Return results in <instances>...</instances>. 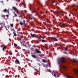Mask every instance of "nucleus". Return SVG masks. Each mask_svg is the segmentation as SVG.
I'll return each mask as SVG.
<instances>
[{
	"label": "nucleus",
	"instance_id": "obj_1",
	"mask_svg": "<svg viewBox=\"0 0 78 78\" xmlns=\"http://www.w3.org/2000/svg\"><path fill=\"white\" fill-rule=\"evenodd\" d=\"M65 61V58H64L62 57L58 61V64L59 65L60 67H61L62 69H65L67 68L66 66L64 65H62V63H64Z\"/></svg>",
	"mask_w": 78,
	"mask_h": 78
},
{
	"label": "nucleus",
	"instance_id": "obj_2",
	"mask_svg": "<svg viewBox=\"0 0 78 78\" xmlns=\"http://www.w3.org/2000/svg\"><path fill=\"white\" fill-rule=\"evenodd\" d=\"M59 38V37H57L56 38L53 37H51V39H53V40H54L55 41H58L61 39L60 38Z\"/></svg>",
	"mask_w": 78,
	"mask_h": 78
},
{
	"label": "nucleus",
	"instance_id": "obj_3",
	"mask_svg": "<svg viewBox=\"0 0 78 78\" xmlns=\"http://www.w3.org/2000/svg\"><path fill=\"white\" fill-rule=\"evenodd\" d=\"M2 17H3L4 19H5L6 20H7V19H8V18H9V15H6L5 16L2 14Z\"/></svg>",
	"mask_w": 78,
	"mask_h": 78
},
{
	"label": "nucleus",
	"instance_id": "obj_4",
	"mask_svg": "<svg viewBox=\"0 0 78 78\" xmlns=\"http://www.w3.org/2000/svg\"><path fill=\"white\" fill-rule=\"evenodd\" d=\"M60 25L61 28H63V26L65 27H68V26H67V25L66 23L62 24V23H60Z\"/></svg>",
	"mask_w": 78,
	"mask_h": 78
},
{
	"label": "nucleus",
	"instance_id": "obj_5",
	"mask_svg": "<svg viewBox=\"0 0 78 78\" xmlns=\"http://www.w3.org/2000/svg\"><path fill=\"white\" fill-rule=\"evenodd\" d=\"M12 8L13 9H14L15 11L17 13V14L18 13V10L17 9V7H16L15 6H13L12 7Z\"/></svg>",
	"mask_w": 78,
	"mask_h": 78
},
{
	"label": "nucleus",
	"instance_id": "obj_6",
	"mask_svg": "<svg viewBox=\"0 0 78 78\" xmlns=\"http://www.w3.org/2000/svg\"><path fill=\"white\" fill-rule=\"evenodd\" d=\"M48 2H50V3H51L52 5H53V3H55L56 2L55 0H49Z\"/></svg>",
	"mask_w": 78,
	"mask_h": 78
},
{
	"label": "nucleus",
	"instance_id": "obj_7",
	"mask_svg": "<svg viewBox=\"0 0 78 78\" xmlns=\"http://www.w3.org/2000/svg\"><path fill=\"white\" fill-rule=\"evenodd\" d=\"M35 53H39V54H41V51H40L39 49H38L37 48H35Z\"/></svg>",
	"mask_w": 78,
	"mask_h": 78
},
{
	"label": "nucleus",
	"instance_id": "obj_8",
	"mask_svg": "<svg viewBox=\"0 0 78 78\" xmlns=\"http://www.w3.org/2000/svg\"><path fill=\"white\" fill-rule=\"evenodd\" d=\"M71 7H72V8H75V7H76V8H78V6H77L76 5V4H73L71 6Z\"/></svg>",
	"mask_w": 78,
	"mask_h": 78
},
{
	"label": "nucleus",
	"instance_id": "obj_9",
	"mask_svg": "<svg viewBox=\"0 0 78 78\" xmlns=\"http://www.w3.org/2000/svg\"><path fill=\"white\" fill-rule=\"evenodd\" d=\"M32 13H36V14L37 16H38V17H39V14H37V12H36V11L35 10H32Z\"/></svg>",
	"mask_w": 78,
	"mask_h": 78
},
{
	"label": "nucleus",
	"instance_id": "obj_10",
	"mask_svg": "<svg viewBox=\"0 0 78 78\" xmlns=\"http://www.w3.org/2000/svg\"><path fill=\"white\" fill-rule=\"evenodd\" d=\"M25 42V41H24V39H23V41H22V42L21 41L20 42H21V45H23L24 46V47H26V45H25V44L24 43H23L22 42Z\"/></svg>",
	"mask_w": 78,
	"mask_h": 78
},
{
	"label": "nucleus",
	"instance_id": "obj_11",
	"mask_svg": "<svg viewBox=\"0 0 78 78\" xmlns=\"http://www.w3.org/2000/svg\"><path fill=\"white\" fill-rule=\"evenodd\" d=\"M65 76L67 78H73V77H71V76H69V75L67 74H65Z\"/></svg>",
	"mask_w": 78,
	"mask_h": 78
},
{
	"label": "nucleus",
	"instance_id": "obj_12",
	"mask_svg": "<svg viewBox=\"0 0 78 78\" xmlns=\"http://www.w3.org/2000/svg\"><path fill=\"white\" fill-rule=\"evenodd\" d=\"M29 16L30 17V19H33L34 18V17H33V16L31 14H29Z\"/></svg>",
	"mask_w": 78,
	"mask_h": 78
},
{
	"label": "nucleus",
	"instance_id": "obj_13",
	"mask_svg": "<svg viewBox=\"0 0 78 78\" xmlns=\"http://www.w3.org/2000/svg\"><path fill=\"white\" fill-rule=\"evenodd\" d=\"M73 71L74 73H76L77 74L78 73V70L76 69H73Z\"/></svg>",
	"mask_w": 78,
	"mask_h": 78
},
{
	"label": "nucleus",
	"instance_id": "obj_14",
	"mask_svg": "<svg viewBox=\"0 0 78 78\" xmlns=\"http://www.w3.org/2000/svg\"><path fill=\"white\" fill-rule=\"evenodd\" d=\"M56 71H53V73H54V76H55V77H59L58 76H56Z\"/></svg>",
	"mask_w": 78,
	"mask_h": 78
},
{
	"label": "nucleus",
	"instance_id": "obj_15",
	"mask_svg": "<svg viewBox=\"0 0 78 78\" xmlns=\"http://www.w3.org/2000/svg\"><path fill=\"white\" fill-rule=\"evenodd\" d=\"M3 11L4 12H8L9 11V10H7L6 9H5L3 10Z\"/></svg>",
	"mask_w": 78,
	"mask_h": 78
},
{
	"label": "nucleus",
	"instance_id": "obj_16",
	"mask_svg": "<svg viewBox=\"0 0 78 78\" xmlns=\"http://www.w3.org/2000/svg\"><path fill=\"white\" fill-rule=\"evenodd\" d=\"M31 55L32 57H33V58H37L36 56L34 54H32Z\"/></svg>",
	"mask_w": 78,
	"mask_h": 78
},
{
	"label": "nucleus",
	"instance_id": "obj_17",
	"mask_svg": "<svg viewBox=\"0 0 78 78\" xmlns=\"http://www.w3.org/2000/svg\"><path fill=\"white\" fill-rule=\"evenodd\" d=\"M73 62H78V61L76 60H75V59H74L73 60Z\"/></svg>",
	"mask_w": 78,
	"mask_h": 78
},
{
	"label": "nucleus",
	"instance_id": "obj_18",
	"mask_svg": "<svg viewBox=\"0 0 78 78\" xmlns=\"http://www.w3.org/2000/svg\"><path fill=\"white\" fill-rule=\"evenodd\" d=\"M20 25L21 26H22L23 25H24V24L22 22H20Z\"/></svg>",
	"mask_w": 78,
	"mask_h": 78
},
{
	"label": "nucleus",
	"instance_id": "obj_19",
	"mask_svg": "<svg viewBox=\"0 0 78 78\" xmlns=\"http://www.w3.org/2000/svg\"><path fill=\"white\" fill-rule=\"evenodd\" d=\"M16 61L18 64H20V62H19V61L17 58L16 59Z\"/></svg>",
	"mask_w": 78,
	"mask_h": 78
},
{
	"label": "nucleus",
	"instance_id": "obj_20",
	"mask_svg": "<svg viewBox=\"0 0 78 78\" xmlns=\"http://www.w3.org/2000/svg\"><path fill=\"white\" fill-rule=\"evenodd\" d=\"M13 33L14 36H15V37H16V36H17V34H16V33L15 32H14V31L13 32Z\"/></svg>",
	"mask_w": 78,
	"mask_h": 78
},
{
	"label": "nucleus",
	"instance_id": "obj_21",
	"mask_svg": "<svg viewBox=\"0 0 78 78\" xmlns=\"http://www.w3.org/2000/svg\"><path fill=\"white\" fill-rule=\"evenodd\" d=\"M13 12L14 13L15 15V17H17V14L15 13V12Z\"/></svg>",
	"mask_w": 78,
	"mask_h": 78
},
{
	"label": "nucleus",
	"instance_id": "obj_22",
	"mask_svg": "<svg viewBox=\"0 0 78 78\" xmlns=\"http://www.w3.org/2000/svg\"><path fill=\"white\" fill-rule=\"evenodd\" d=\"M65 49L66 51H67L68 50V48H67V47H66L65 48Z\"/></svg>",
	"mask_w": 78,
	"mask_h": 78
},
{
	"label": "nucleus",
	"instance_id": "obj_23",
	"mask_svg": "<svg viewBox=\"0 0 78 78\" xmlns=\"http://www.w3.org/2000/svg\"><path fill=\"white\" fill-rule=\"evenodd\" d=\"M10 25L12 27H14V26H13V23L10 24Z\"/></svg>",
	"mask_w": 78,
	"mask_h": 78
},
{
	"label": "nucleus",
	"instance_id": "obj_24",
	"mask_svg": "<svg viewBox=\"0 0 78 78\" xmlns=\"http://www.w3.org/2000/svg\"><path fill=\"white\" fill-rule=\"evenodd\" d=\"M5 28L6 29V30H8L9 33V31L8 30V29H7V28L6 27V26H5Z\"/></svg>",
	"mask_w": 78,
	"mask_h": 78
},
{
	"label": "nucleus",
	"instance_id": "obj_25",
	"mask_svg": "<svg viewBox=\"0 0 78 78\" xmlns=\"http://www.w3.org/2000/svg\"><path fill=\"white\" fill-rule=\"evenodd\" d=\"M5 28L6 29V30H8L9 33V31L8 30V29H7V28L6 27V26H5Z\"/></svg>",
	"mask_w": 78,
	"mask_h": 78
},
{
	"label": "nucleus",
	"instance_id": "obj_26",
	"mask_svg": "<svg viewBox=\"0 0 78 78\" xmlns=\"http://www.w3.org/2000/svg\"><path fill=\"white\" fill-rule=\"evenodd\" d=\"M41 42H45V40L43 39L41 40Z\"/></svg>",
	"mask_w": 78,
	"mask_h": 78
},
{
	"label": "nucleus",
	"instance_id": "obj_27",
	"mask_svg": "<svg viewBox=\"0 0 78 78\" xmlns=\"http://www.w3.org/2000/svg\"><path fill=\"white\" fill-rule=\"evenodd\" d=\"M37 39H41V37H37Z\"/></svg>",
	"mask_w": 78,
	"mask_h": 78
},
{
	"label": "nucleus",
	"instance_id": "obj_28",
	"mask_svg": "<svg viewBox=\"0 0 78 78\" xmlns=\"http://www.w3.org/2000/svg\"><path fill=\"white\" fill-rule=\"evenodd\" d=\"M56 14H59L60 13V11L56 12Z\"/></svg>",
	"mask_w": 78,
	"mask_h": 78
},
{
	"label": "nucleus",
	"instance_id": "obj_29",
	"mask_svg": "<svg viewBox=\"0 0 78 78\" xmlns=\"http://www.w3.org/2000/svg\"><path fill=\"white\" fill-rule=\"evenodd\" d=\"M32 37H35V34H34L32 35Z\"/></svg>",
	"mask_w": 78,
	"mask_h": 78
},
{
	"label": "nucleus",
	"instance_id": "obj_30",
	"mask_svg": "<svg viewBox=\"0 0 78 78\" xmlns=\"http://www.w3.org/2000/svg\"><path fill=\"white\" fill-rule=\"evenodd\" d=\"M43 62H46V60H45L43 59Z\"/></svg>",
	"mask_w": 78,
	"mask_h": 78
},
{
	"label": "nucleus",
	"instance_id": "obj_31",
	"mask_svg": "<svg viewBox=\"0 0 78 78\" xmlns=\"http://www.w3.org/2000/svg\"><path fill=\"white\" fill-rule=\"evenodd\" d=\"M14 47H17V45L16 43H14Z\"/></svg>",
	"mask_w": 78,
	"mask_h": 78
},
{
	"label": "nucleus",
	"instance_id": "obj_32",
	"mask_svg": "<svg viewBox=\"0 0 78 78\" xmlns=\"http://www.w3.org/2000/svg\"><path fill=\"white\" fill-rule=\"evenodd\" d=\"M2 23L3 24V26H4V27H5V22H2Z\"/></svg>",
	"mask_w": 78,
	"mask_h": 78
},
{
	"label": "nucleus",
	"instance_id": "obj_33",
	"mask_svg": "<svg viewBox=\"0 0 78 78\" xmlns=\"http://www.w3.org/2000/svg\"><path fill=\"white\" fill-rule=\"evenodd\" d=\"M23 24L24 25H25V20H23Z\"/></svg>",
	"mask_w": 78,
	"mask_h": 78
},
{
	"label": "nucleus",
	"instance_id": "obj_34",
	"mask_svg": "<svg viewBox=\"0 0 78 78\" xmlns=\"http://www.w3.org/2000/svg\"><path fill=\"white\" fill-rule=\"evenodd\" d=\"M3 71H5V69H1V72H3Z\"/></svg>",
	"mask_w": 78,
	"mask_h": 78
},
{
	"label": "nucleus",
	"instance_id": "obj_35",
	"mask_svg": "<svg viewBox=\"0 0 78 78\" xmlns=\"http://www.w3.org/2000/svg\"><path fill=\"white\" fill-rule=\"evenodd\" d=\"M21 4L22 5H24V3L23 2H22Z\"/></svg>",
	"mask_w": 78,
	"mask_h": 78
},
{
	"label": "nucleus",
	"instance_id": "obj_36",
	"mask_svg": "<svg viewBox=\"0 0 78 78\" xmlns=\"http://www.w3.org/2000/svg\"><path fill=\"white\" fill-rule=\"evenodd\" d=\"M1 3H2V4H3V5H4V4H3V1H1Z\"/></svg>",
	"mask_w": 78,
	"mask_h": 78
},
{
	"label": "nucleus",
	"instance_id": "obj_37",
	"mask_svg": "<svg viewBox=\"0 0 78 78\" xmlns=\"http://www.w3.org/2000/svg\"><path fill=\"white\" fill-rule=\"evenodd\" d=\"M3 27V26H1V27H0V28H2Z\"/></svg>",
	"mask_w": 78,
	"mask_h": 78
},
{
	"label": "nucleus",
	"instance_id": "obj_38",
	"mask_svg": "<svg viewBox=\"0 0 78 78\" xmlns=\"http://www.w3.org/2000/svg\"><path fill=\"white\" fill-rule=\"evenodd\" d=\"M18 31H20V28L18 29Z\"/></svg>",
	"mask_w": 78,
	"mask_h": 78
},
{
	"label": "nucleus",
	"instance_id": "obj_39",
	"mask_svg": "<svg viewBox=\"0 0 78 78\" xmlns=\"http://www.w3.org/2000/svg\"><path fill=\"white\" fill-rule=\"evenodd\" d=\"M11 31H12V30H14V28H13L12 29L11 28Z\"/></svg>",
	"mask_w": 78,
	"mask_h": 78
},
{
	"label": "nucleus",
	"instance_id": "obj_40",
	"mask_svg": "<svg viewBox=\"0 0 78 78\" xmlns=\"http://www.w3.org/2000/svg\"><path fill=\"white\" fill-rule=\"evenodd\" d=\"M15 52H18L17 50H15Z\"/></svg>",
	"mask_w": 78,
	"mask_h": 78
},
{
	"label": "nucleus",
	"instance_id": "obj_41",
	"mask_svg": "<svg viewBox=\"0 0 78 78\" xmlns=\"http://www.w3.org/2000/svg\"><path fill=\"white\" fill-rule=\"evenodd\" d=\"M10 55H12V52H11L10 54Z\"/></svg>",
	"mask_w": 78,
	"mask_h": 78
},
{
	"label": "nucleus",
	"instance_id": "obj_42",
	"mask_svg": "<svg viewBox=\"0 0 78 78\" xmlns=\"http://www.w3.org/2000/svg\"><path fill=\"white\" fill-rule=\"evenodd\" d=\"M66 33L67 34H68V33H69V32L67 31H66Z\"/></svg>",
	"mask_w": 78,
	"mask_h": 78
},
{
	"label": "nucleus",
	"instance_id": "obj_43",
	"mask_svg": "<svg viewBox=\"0 0 78 78\" xmlns=\"http://www.w3.org/2000/svg\"><path fill=\"white\" fill-rule=\"evenodd\" d=\"M40 13L41 14H42V12H41Z\"/></svg>",
	"mask_w": 78,
	"mask_h": 78
},
{
	"label": "nucleus",
	"instance_id": "obj_44",
	"mask_svg": "<svg viewBox=\"0 0 78 78\" xmlns=\"http://www.w3.org/2000/svg\"><path fill=\"white\" fill-rule=\"evenodd\" d=\"M12 31H13V32H15V30H14V29H13V30H12Z\"/></svg>",
	"mask_w": 78,
	"mask_h": 78
},
{
	"label": "nucleus",
	"instance_id": "obj_45",
	"mask_svg": "<svg viewBox=\"0 0 78 78\" xmlns=\"http://www.w3.org/2000/svg\"><path fill=\"white\" fill-rule=\"evenodd\" d=\"M2 50H3V51H4V50H5V48H2Z\"/></svg>",
	"mask_w": 78,
	"mask_h": 78
},
{
	"label": "nucleus",
	"instance_id": "obj_46",
	"mask_svg": "<svg viewBox=\"0 0 78 78\" xmlns=\"http://www.w3.org/2000/svg\"><path fill=\"white\" fill-rule=\"evenodd\" d=\"M7 28H8V29H9V26H8V27H7Z\"/></svg>",
	"mask_w": 78,
	"mask_h": 78
},
{
	"label": "nucleus",
	"instance_id": "obj_47",
	"mask_svg": "<svg viewBox=\"0 0 78 78\" xmlns=\"http://www.w3.org/2000/svg\"><path fill=\"white\" fill-rule=\"evenodd\" d=\"M6 46H5L3 47V48H6Z\"/></svg>",
	"mask_w": 78,
	"mask_h": 78
},
{
	"label": "nucleus",
	"instance_id": "obj_48",
	"mask_svg": "<svg viewBox=\"0 0 78 78\" xmlns=\"http://www.w3.org/2000/svg\"><path fill=\"white\" fill-rule=\"evenodd\" d=\"M41 38H42V39H44V38L43 37H41Z\"/></svg>",
	"mask_w": 78,
	"mask_h": 78
},
{
	"label": "nucleus",
	"instance_id": "obj_49",
	"mask_svg": "<svg viewBox=\"0 0 78 78\" xmlns=\"http://www.w3.org/2000/svg\"><path fill=\"white\" fill-rule=\"evenodd\" d=\"M74 15H76V13H74Z\"/></svg>",
	"mask_w": 78,
	"mask_h": 78
},
{
	"label": "nucleus",
	"instance_id": "obj_50",
	"mask_svg": "<svg viewBox=\"0 0 78 78\" xmlns=\"http://www.w3.org/2000/svg\"><path fill=\"white\" fill-rule=\"evenodd\" d=\"M76 27V28H78V25H77V26Z\"/></svg>",
	"mask_w": 78,
	"mask_h": 78
},
{
	"label": "nucleus",
	"instance_id": "obj_51",
	"mask_svg": "<svg viewBox=\"0 0 78 78\" xmlns=\"http://www.w3.org/2000/svg\"><path fill=\"white\" fill-rule=\"evenodd\" d=\"M64 53H65V54H67V53L66 52H65Z\"/></svg>",
	"mask_w": 78,
	"mask_h": 78
},
{
	"label": "nucleus",
	"instance_id": "obj_52",
	"mask_svg": "<svg viewBox=\"0 0 78 78\" xmlns=\"http://www.w3.org/2000/svg\"><path fill=\"white\" fill-rule=\"evenodd\" d=\"M65 14H67V13L65 12Z\"/></svg>",
	"mask_w": 78,
	"mask_h": 78
},
{
	"label": "nucleus",
	"instance_id": "obj_53",
	"mask_svg": "<svg viewBox=\"0 0 78 78\" xmlns=\"http://www.w3.org/2000/svg\"><path fill=\"white\" fill-rule=\"evenodd\" d=\"M35 70H37V69H35Z\"/></svg>",
	"mask_w": 78,
	"mask_h": 78
},
{
	"label": "nucleus",
	"instance_id": "obj_54",
	"mask_svg": "<svg viewBox=\"0 0 78 78\" xmlns=\"http://www.w3.org/2000/svg\"><path fill=\"white\" fill-rule=\"evenodd\" d=\"M73 55H75V54H73Z\"/></svg>",
	"mask_w": 78,
	"mask_h": 78
},
{
	"label": "nucleus",
	"instance_id": "obj_55",
	"mask_svg": "<svg viewBox=\"0 0 78 78\" xmlns=\"http://www.w3.org/2000/svg\"><path fill=\"white\" fill-rule=\"evenodd\" d=\"M30 61H31V62H33V61H32V60H30Z\"/></svg>",
	"mask_w": 78,
	"mask_h": 78
},
{
	"label": "nucleus",
	"instance_id": "obj_56",
	"mask_svg": "<svg viewBox=\"0 0 78 78\" xmlns=\"http://www.w3.org/2000/svg\"><path fill=\"white\" fill-rule=\"evenodd\" d=\"M67 19H69V18L67 17Z\"/></svg>",
	"mask_w": 78,
	"mask_h": 78
},
{
	"label": "nucleus",
	"instance_id": "obj_57",
	"mask_svg": "<svg viewBox=\"0 0 78 78\" xmlns=\"http://www.w3.org/2000/svg\"><path fill=\"white\" fill-rule=\"evenodd\" d=\"M7 2H8V0H7Z\"/></svg>",
	"mask_w": 78,
	"mask_h": 78
},
{
	"label": "nucleus",
	"instance_id": "obj_58",
	"mask_svg": "<svg viewBox=\"0 0 78 78\" xmlns=\"http://www.w3.org/2000/svg\"><path fill=\"white\" fill-rule=\"evenodd\" d=\"M7 78H9V77H8Z\"/></svg>",
	"mask_w": 78,
	"mask_h": 78
},
{
	"label": "nucleus",
	"instance_id": "obj_59",
	"mask_svg": "<svg viewBox=\"0 0 78 78\" xmlns=\"http://www.w3.org/2000/svg\"><path fill=\"white\" fill-rule=\"evenodd\" d=\"M25 27H27V26H26V25H25Z\"/></svg>",
	"mask_w": 78,
	"mask_h": 78
},
{
	"label": "nucleus",
	"instance_id": "obj_60",
	"mask_svg": "<svg viewBox=\"0 0 78 78\" xmlns=\"http://www.w3.org/2000/svg\"><path fill=\"white\" fill-rule=\"evenodd\" d=\"M45 4H46H46H47V3H45Z\"/></svg>",
	"mask_w": 78,
	"mask_h": 78
},
{
	"label": "nucleus",
	"instance_id": "obj_61",
	"mask_svg": "<svg viewBox=\"0 0 78 78\" xmlns=\"http://www.w3.org/2000/svg\"><path fill=\"white\" fill-rule=\"evenodd\" d=\"M31 50H32V49H31Z\"/></svg>",
	"mask_w": 78,
	"mask_h": 78
},
{
	"label": "nucleus",
	"instance_id": "obj_62",
	"mask_svg": "<svg viewBox=\"0 0 78 78\" xmlns=\"http://www.w3.org/2000/svg\"><path fill=\"white\" fill-rule=\"evenodd\" d=\"M77 75H78V74H77Z\"/></svg>",
	"mask_w": 78,
	"mask_h": 78
}]
</instances>
